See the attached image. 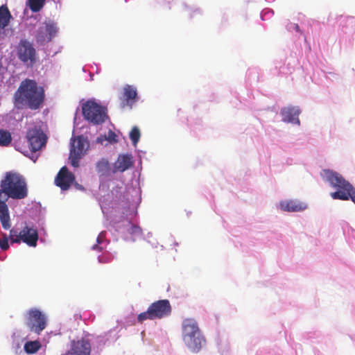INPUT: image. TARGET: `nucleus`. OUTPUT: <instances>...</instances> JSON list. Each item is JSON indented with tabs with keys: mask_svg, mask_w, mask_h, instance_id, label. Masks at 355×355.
<instances>
[{
	"mask_svg": "<svg viewBox=\"0 0 355 355\" xmlns=\"http://www.w3.org/2000/svg\"><path fill=\"white\" fill-rule=\"evenodd\" d=\"M132 165V157L130 155H120L115 163L114 172H124Z\"/></svg>",
	"mask_w": 355,
	"mask_h": 355,
	"instance_id": "obj_17",
	"label": "nucleus"
},
{
	"mask_svg": "<svg viewBox=\"0 0 355 355\" xmlns=\"http://www.w3.org/2000/svg\"><path fill=\"white\" fill-rule=\"evenodd\" d=\"M137 92L135 87L126 85L123 88V92L120 96V106L121 108H132L133 104L137 101Z\"/></svg>",
	"mask_w": 355,
	"mask_h": 355,
	"instance_id": "obj_13",
	"label": "nucleus"
},
{
	"mask_svg": "<svg viewBox=\"0 0 355 355\" xmlns=\"http://www.w3.org/2000/svg\"><path fill=\"white\" fill-rule=\"evenodd\" d=\"M0 195L2 200L8 198L21 200L28 196L27 184L24 178L17 172H6L0 182Z\"/></svg>",
	"mask_w": 355,
	"mask_h": 355,
	"instance_id": "obj_2",
	"label": "nucleus"
},
{
	"mask_svg": "<svg viewBox=\"0 0 355 355\" xmlns=\"http://www.w3.org/2000/svg\"><path fill=\"white\" fill-rule=\"evenodd\" d=\"M291 28L295 29L296 31L300 32V27L297 24H291V26L288 27V30H291Z\"/></svg>",
	"mask_w": 355,
	"mask_h": 355,
	"instance_id": "obj_29",
	"label": "nucleus"
},
{
	"mask_svg": "<svg viewBox=\"0 0 355 355\" xmlns=\"http://www.w3.org/2000/svg\"><path fill=\"white\" fill-rule=\"evenodd\" d=\"M92 250H98L101 251L102 250V248L99 247L98 245V244H96L92 246Z\"/></svg>",
	"mask_w": 355,
	"mask_h": 355,
	"instance_id": "obj_30",
	"label": "nucleus"
},
{
	"mask_svg": "<svg viewBox=\"0 0 355 355\" xmlns=\"http://www.w3.org/2000/svg\"><path fill=\"white\" fill-rule=\"evenodd\" d=\"M91 350L89 341L82 338L71 341L70 349L63 355H90Z\"/></svg>",
	"mask_w": 355,
	"mask_h": 355,
	"instance_id": "obj_14",
	"label": "nucleus"
},
{
	"mask_svg": "<svg viewBox=\"0 0 355 355\" xmlns=\"http://www.w3.org/2000/svg\"><path fill=\"white\" fill-rule=\"evenodd\" d=\"M44 99V87L28 78L21 81L14 94V103L17 107H27L33 110L39 109Z\"/></svg>",
	"mask_w": 355,
	"mask_h": 355,
	"instance_id": "obj_1",
	"label": "nucleus"
},
{
	"mask_svg": "<svg viewBox=\"0 0 355 355\" xmlns=\"http://www.w3.org/2000/svg\"><path fill=\"white\" fill-rule=\"evenodd\" d=\"M26 139L29 144L30 149L33 152H35L42 148L45 145L46 137L41 128H34L28 130L26 133Z\"/></svg>",
	"mask_w": 355,
	"mask_h": 355,
	"instance_id": "obj_8",
	"label": "nucleus"
},
{
	"mask_svg": "<svg viewBox=\"0 0 355 355\" xmlns=\"http://www.w3.org/2000/svg\"><path fill=\"white\" fill-rule=\"evenodd\" d=\"M129 234L135 238L141 236L142 230L140 227L135 225H131L128 230Z\"/></svg>",
	"mask_w": 355,
	"mask_h": 355,
	"instance_id": "obj_25",
	"label": "nucleus"
},
{
	"mask_svg": "<svg viewBox=\"0 0 355 355\" xmlns=\"http://www.w3.org/2000/svg\"><path fill=\"white\" fill-rule=\"evenodd\" d=\"M42 347V345L40 341L34 340V341H28L24 344V351L27 354H35L36 353L40 348Z\"/></svg>",
	"mask_w": 355,
	"mask_h": 355,
	"instance_id": "obj_19",
	"label": "nucleus"
},
{
	"mask_svg": "<svg viewBox=\"0 0 355 355\" xmlns=\"http://www.w3.org/2000/svg\"><path fill=\"white\" fill-rule=\"evenodd\" d=\"M8 236L4 233L1 232H0V248L5 251L9 249L10 245L8 243Z\"/></svg>",
	"mask_w": 355,
	"mask_h": 355,
	"instance_id": "obj_24",
	"label": "nucleus"
},
{
	"mask_svg": "<svg viewBox=\"0 0 355 355\" xmlns=\"http://www.w3.org/2000/svg\"><path fill=\"white\" fill-rule=\"evenodd\" d=\"M107 139L110 142H117V135L114 132L109 131Z\"/></svg>",
	"mask_w": 355,
	"mask_h": 355,
	"instance_id": "obj_27",
	"label": "nucleus"
},
{
	"mask_svg": "<svg viewBox=\"0 0 355 355\" xmlns=\"http://www.w3.org/2000/svg\"><path fill=\"white\" fill-rule=\"evenodd\" d=\"M18 235H19V232H17V230H15L14 228L10 230L9 235H8V239L10 241V243L12 244L16 243L15 242H12V241L15 239V238H18Z\"/></svg>",
	"mask_w": 355,
	"mask_h": 355,
	"instance_id": "obj_26",
	"label": "nucleus"
},
{
	"mask_svg": "<svg viewBox=\"0 0 355 355\" xmlns=\"http://www.w3.org/2000/svg\"><path fill=\"white\" fill-rule=\"evenodd\" d=\"M85 141L83 137L79 136L74 139L71 144L69 159L71 166L78 167L79 160L84 155Z\"/></svg>",
	"mask_w": 355,
	"mask_h": 355,
	"instance_id": "obj_11",
	"label": "nucleus"
},
{
	"mask_svg": "<svg viewBox=\"0 0 355 355\" xmlns=\"http://www.w3.org/2000/svg\"><path fill=\"white\" fill-rule=\"evenodd\" d=\"M140 137L141 133L139 129L137 126L133 127L130 132V138L135 146H136L139 142Z\"/></svg>",
	"mask_w": 355,
	"mask_h": 355,
	"instance_id": "obj_23",
	"label": "nucleus"
},
{
	"mask_svg": "<svg viewBox=\"0 0 355 355\" xmlns=\"http://www.w3.org/2000/svg\"><path fill=\"white\" fill-rule=\"evenodd\" d=\"M279 207L284 211L297 212L306 209V205L296 200H288L281 201Z\"/></svg>",
	"mask_w": 355,
	"mask_h": 355,
	"instance_id": "obj_15",
	"label": "nucleus"
},
{
	"mask_svg": "<svg viewBox=\"0 0 355 355\" xmlns=\"http://www.w3.org/2000/svg\"><path fill=\"white\" fill-rule=\"evenodd\" d=\"M78 188H80V189H83V187H82V186H78Z\"/></svg>",
	"mask_w": 355,
	"mask_h": 355,
	"instance_id": "obj_32",
	"label": "nucleus"
},
{
	"mask_svg": "<svg viewBox=\"0 0 355 355\" xmlns=\"http://www.w3.org/2000/svg\"><path fill=\"white\" fill-rule=\"evenodd\" d=\"M11 18L10 12L6 5L0 6V29L5 28Z\"/></svg>",
	"mask_w": 355,
	"mask_h": 355,
	"instance_id": "obj_18",
	"label": "nucleus"
},
{
	"mask_svg": "<svg viewBox=\"0 0 355 355\" xmlns=\"http://www.w3.org/2000/svg\"><path fill=\"white\" fill-rule=\"evenodd\" d=\"M57 33V24L51 20L45 21L37 31L36 40L40 43L51 42Z\"/></svg>",
	"mask_w": 355,
	"mask_h": 355,
	"instance_id": "obj_9",
	"label": "nucleus"
},
{
	"mask_svg": "<svg viewBox=\"0 0 355 355\" xmlns=\"http://www.w3.org/2000/svg\"><path fill=\"white\" fill-rule=\"evenodd\" d=\"M82 110L85 119L95 125L104 123L107 118L106 109L92 101L84 103Z\"/></svg>",
	"mask_w": 355,
	"mask_h": 355,
	"instance_id": "obj_5",
	"label": "nucleus"
},
{
	"mask_svg": "<svg viewBox=\"0 0 355 355\" xmlns=\"http://www.w3.org/2000/svg\"><path fill=\"white\" fill-rule=\"evenodd\" d=\"M300 110L297 107H284L281 110L283 121L300 125L298 116Z\"/></svg>",
	"mask_w": 355,
	"mask_h": 355,
	"instance_id": "obj_16",
	"label": "nucleus"
},
{
	"mask_svg": "<svg viewBox=\"0 0 355 355\" xmlns=\"http://www.w3.org/2000/svg\"><path fill=\"white\" fill-rule=\"evenodd\" d=\"M46 0H28V7L33 12L40 11L45 4Z\"/></svg>",
	"mask_w": 355,
	"mask_h": 355,
	"instance_id": "obj_20",
	"label": "nucleus"
},
{
	"mask_svg": "<svg viewBox=\"0 0 355 355\" xmlns=\"http://www.w3.org/2000/svg\"><path fill=\"white\" fill-rule=\"evenodd\" d=\"M78 188H80V189H83V187H82V186H78Z\"/></svg>",
	"mask_w": 355,
	"mask_h": 355,
	"instance_id": "obj_31",
	"label": "nucleus"
},
{
	"mask_svg": "<svg viewBox=\"0 0 355 355\" xmlns=\"http://www.w3.org/2000/svg\"><path fill=\"white\" fill-rule=\"evenodd\" d=\"M105 232H101L98 234V236L96 239V241H97L98 244L102 243L103 242V241L105 240Z\"/></svg>",
	"mask_w": 355,
	"mask_h": 355,
	"instance_id": "obj_28",
	"label": "nucleus"
},
{
	"mask_svg": "<svg viewBox=\"0 0 355 355\" xmlns=\"http://www.w3.org/2000/svg\"><path fill=\"white\" fill-rule=\"evenodd\" d=\"M75 175L69 171L67 166H62L55 178V184L62 191L68 190L75 182Z\"/></svg>",
	"mask_w": 355,
	"mask_h": 355,
	"instance_id": "obj_12",
	"label": "nucleus"
},
{
	"mask_svg": "<svg viewBox=\"0 0 355 355\" xmlns=\"http://www.w3.org/2000/svg\"><path fill=\"white\" fill-rule=\"evenodd\" d=\"M182 336L184 344L191 351L198 352L205 340L194 318H186L182 323Z\"/></svg>",
	"mask_w": 355,
	"mask_h": 355,
	"instance_id": "obj_3",
	"label": "nucleus"
},
{
	"mask_svg": "<svg viewBox=\"0 0 355 355\" xmlns=\"http://www.w3.org/2000/svg\"><path fill=\"white\" fill-rule=\"evenodd\" d=\"M26 325L31 331L39 334L46 327V318L40 310L31 309L27 312Z\"/></svg>",
	"mask_w": 355,
	"mask_h": 355,
	"instance_id": "obj_6",
	"label": "nucleus"
},
{
	"mask_svg": "<svg viewBox=\"0 0 355 355\" xmlns=\"http://www.w3.org/2000/svg\"><path fill=\"white\" fill-rule=\"evenodd\" d=\"M96 169L102 175L105 174L109 171V162L105 159H102L96 164Z\"/></svg>",
	"mask_w": 355,
	"mask_h": 355,
	"instance_id": "obj_22",
	"label": "nucleus"
},
{
	"mask_svg": "<svg viewBox=\"0 0 355 355\" xmlns=\"http://www.w3.org/2000/svg\"><path fill=\"white\" fill-rule=\"evenodd\" d=\"M10 133L4 130H0V146H8L11 143Z\"/></svg>",
	"mask_w": 355,
	"mask_h": 355,
	"instance_id": "obj_21",
	"label": "nucleus"
},
{
	"mask_svg": "<svg viewBox=\"0 0 355 355\" xmlns=\"http://www.w3.org/2000/svg\"><path fill=\"white\" fill-rule=\"evenodd\" d=\"M39 239L37 229L33 227L25 225L20 232H19L18 238H15L12 242L20 243L23 242L30 247H36Z\"/></svg>",
	"mask_w": 355,
	"mask_h": 355,
	"instance_id": "obj_10",
	"label": "nucleus"
},
{
	"mask_svg": "<svg viewBox=\"0 0 355 355\" xmlns=\"http://www.w3.org/2000/svg\"><path fill=\"white\" fill-rule=\"evenodd\" d=\"M19 60L25 64H32L36 59V51L31 42L26 40H20L17 47Z\"/></svg>",
	"mask_w": 355,
	"mask_h": 355,
	"instance_id": "obj_7",
	"label": "nucleus"
},
{
	"mask_svg": "<svg viewBox=\"0 0 355 355\" xmlns=\"http://www.w3.org/2000/svg\"><path fill=\"white\" fill-rule=\"evenodd\" d=\"M172 311L168 300H159L152 303L146 311L142 312L137 316L139 322L142 323L146 320L162 319L168 316Z\"/></svg>",
	"mask_w": 355,
	"mask_h": 355,
	"instance_id": "obj_4",
	"label": "nucleus"
}]
</instances>
